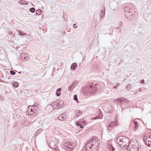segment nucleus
I'll return each instance as SVG.
<instances>
[{
  "instance_id": "393cba45",
  "label": "nucleus",
  "mask_w": 151,
  "mask_h": 151,
  "mask_svg": "<svg viewBox=\"0 0 151 151\" xmlns=\"http://www.w3.org/2000/svg\"><path fill=\"white\" fill-rule=\"evenodd\" d=\"M12 85L14 87H17L18 86V83L17 82H14L12 83Z\"/></svg>"
},
{
  "instance_id": "5701e85b",
  "label": "nucleus",
  "mask_w": 151,
  "mask_h": 151,
  "mask_svg": "<svg viewBox=\"0 0 151 151\" xmlns=\"http://www.w3.org/2000/svg\"><path fill=\"white\" fill-rule=\"evenodd\" d=\"M109 148L110 151H114L115 149L111 145L109 146Z\"/></svg>"
},
{
  "instance_id": "a19ab883",
  "label": "nucleus",
  "mask_w": 151,
  "mask_h": 151,
  "mask_svg": "<svg viewBox=\"0 0 151 151\" xmlns=\"http://www.w3.org/2000/svg\"><path fill=\"white\" fill-rule=\"evenodd\" d=\"M30 111L31 112H32V113H34V111H33V109H31L30 110Z\"/></svg>"
},
{
  "instance_id": "72a5a7b5",
  "label": "nucleus",
  "mask_w": 151,
  "mask_h": 151,
  "mask_svg": "<svg viewBox=\"0 0 151 151\" xmlns=\"http://www.w3.org/2000/svg\"><path fill=\"white\" fill-rule=\"evenodd\" d=\"M69 143V142H65V144H64V146L66 147H67V146H68V143Z\"/></svg>"
},
{
  "instance_id": "49530a36",
  "label": "nucleus",
  "mask_w": 151,
  "mask_h": 151,
  "mask_svg": "<svg viewBox=\"0 0 151 151\" xmlns=\"http://www.w3.org/2000/svg\"><path fill=\"white\" fill-rule=\"evenodd\" d=\"M135 127L137 128L138 127V124L135 125Z\"/></svg>"
},
{
  "instance_id": "6e6d98bb",
  "label": "nucleus",
  "mask_w": 151,
  "mask_h": 151,
  "mask_svg": "<svg viewBox=\"0 0 151 151\" xmlns=\"http://www.w3.org/2000/svg\"><path fill=\"white\" fill-rule=\"evenodd\" d=\"M77 26H76L75 27V28H76L77 27Z\"/></svg>"
},
{
  "instance_id": "473e14b6",
  "label": "nucleus",
  "mask_w": 151,
  "mask_h": 151,
  "mask_svg": "<svg viewBox=\"0 0 151 151\" xmlns=\"http://www.w3.org/2000/svg\"><path fill=\"white\" fill-rule=\"evenodd\" d=\"M10 73L12 75H14L16 73L13 70H11L10 71Z\"/></svg>"
},
{
  "instance_id": "603ef678",
  "label": "nucleus",
  "mask_w": 151,
  "mask_h": 151,
  "mask_svg": "<svg viewBox=\"0 0 151 151\" xmlns=\"http://www.w3.org/2000/svg\"><path fill=\"white\" fill-rule=\"evenodd\" d=\"M75 25H76V24H74L73 25V27H75Z\"/></svg>"
},
{
  "instance_id": "6e6552de",
  "label": "nucleus",
  "mask_w": 151,
  "mask_h": 151,
  "mask_svg": "<svg viewBox=\"0 0 151 151\" xmlns=\"http://www.w3.org/2000/svg\"><path fill=\"white\" fill-rule=\"evenodd\" d=\"M145 144L148 146L151 147V139L149 138H145L143 139Z\"/></svg>"
},
{
  "instance_id": "13d9d810",
  "label": "nucleus",
  "mask_w": 151,
  "mask_h": 151,
  "mask_svg": "<svg viewBox=\"0 0 151 151\" xmlns=\"http://www.w3.org/2000/svg\"><path fill=\"white\" fill-rule=\"evenodd\" d=\"M150 151H151V150H150Z\"/></svg>"
},
{
  "instance_id": "864d4df0",
  "label": "nucleus",
  "mask_w": 151,
  "mask_h": 151,
  "mask_svg": "<svg viewBox=\"0 0 151 151\" xmlns=\"http://www.w3.org/2000/svg\"><path fill=\"white\" fill-rule=\"evenodd\" d=\"M149 138H150L151 139V135H150L149 137Z\"/></svg>"
},
{
  "instance_id": "e433bc0d",
  "label": "nucleus",
  "mask_w": 151,
  "mask_h": 151,
  "mask_svg": "<svg viewBox=\"0 0 151 151\" xmlns=\"http://www.w3.org/2000/svg\"><path fill=\"white\" fill-rule=\"evenodd\" d=\"M61 88H58V89H57V92H60L61 91Z\"/></svg>"
},
{
  "instance_id": "c03bdc74",
  "label": "nucleus",
  "mask_w": 151,
  "mask_h": 151,
  "mask_svg": "<svg viewBox=\"0 0 151 151\" xmlns=\"http://www.w3.org/2000/svg\"><path fill=\"white\" fill-rule=\"evenodd\" d=\"M34 105H36V106L37 107V106H38V104H37V103H36V102H35V104Z\"/></svg>"
},
{
  "instance_id": "cd10ccee",
  "label": "nucleus",
  "mask_w": 151,
  "mask_h": 151,
  "mask_svg": "<svg viewBox=\"0 0 151 151\" xmlns=\"http://www.w3.org/2000/svg\"><path fill=\"white\" fill-rule=\"evenodd\" d=\"M29 10L32 13H34L35 11V9L33 7H32Z\"/></svg>"
},
{
  "instance_id": "79ce46f5",
  "label": "nucleus",
  "mask_w": 151,
  "mask_h": 151,
  "mask_svg": "<svg viewBox=\"0 0 151 151\" xmlns=\"http://www.w3.org/2000/svg\"><path fill=\"white\" fill-rule=\"evenodd\" d=\"M120 85V84L119 83H117L116 84V86L117 87L119 86Z\"/></svg>"
},
{
  "instance_id": "aec40b11",
  "label": "nucleus",
  "mask_w": 151,
  "mask_h": 151,
  "mask_svg": "<svg viewBox=\"0 0 151 151\" xmlns=\"http://www.w3.org/2000/svg\"><path fill=\"white\" fill-rule=\"evenodd\" d=\"M76 116H78L80 115L81 114V112L77 110L75 111Z\"/></svg>"
},
{
  "instance_id": "1a4fd4ad",
  "label": "nucleus",
  "mask_w": 151,
  "mask_h": 151,
  "mask_svg": "<svg viewBox=\"0 0 151 151\" xmlns=\"http://www.w3.org/2000/svg\"><path fill=\"white\" fill-rule=\"evenodd\" d=\"M66 113H63L60 114L58 116V118L61 121H63L66 119Z\"/></svg>"
},
{
  "instance_id": "c85d7f7f",
  "label": "nucleus",
  "mask_w": 151,
  "mask_h": 151,
  "mask_svg": "<svg viewBox=\"0 0 151 151\" xmlns=\"http://www.w3.org/2000/svg\"><path fill=\"white\" fill-rule=\"evenodd\" d=\"M29 107H30L31 108L32 107H32H33V109H35V107H37V106H36V105H32V106H29L28 107V108H29Z\"/></svg>"
},
{
  "instance_id": "6ab92c4d",
  "label": "nucleus",
  "mask_w": 151,
  "mask_h": 151,
  "mask_svg": "<svg viewBox=\"0 0 151 151\" xmlns=\"http://www.w3.org/2000/svg\"><path fill=\"white\" fill-rule=\"evenodd\" d=\"M109 124L112 127H114V126L116 125L117 124V122H112Z\"/></svg>"
},
{
  "instance_id": "7ed1b4c3",
  "label": "nucleus",
  "mask_w": 151,
  "mask_h": 151,
  "mask_svg": "<svg viewBox=\"0 0 151 151\" xmlns=\"http://www.w3.org/2000/svg\"><path fill=\"white\" fill-rule=\"evenodd\" d=\"M138 144L134 142H130L127 146V150L129 151H138L139 149Z\"/></svg>"
},
{
  "instance_id": "5fc2aeb1",
  "label": "nucleus",
  "mask_w": 151,
  "mask_h": 151,
  "mask_svg": "<svg viewBox=\"0 0 151 151\" xmlns=\"http://www.w3.org/2000/svg\"><path fill=\"white\" fill-rule=\"evenodd\" d=\"M32 114V113H31L30 114H29V115H31Z\"/></svg>"
},
{
  "instance_id": "f03ea898",
  "label": "nucleus",
  "mask_w": 151,
  "mask_h": 151,
  "mask_svg": "<svg viewBox=\"0 0 151 151\" xmlns=\"http://www.w3.org/2000/svg\"><path fill=\"white\" fill-rule=\"evenodd\" d=\"M116 142L119 145H125L128 142H129V139L125 136H119L116 139Z\"/></svg>"
},
{
  "instance_id": "2eb2a0df",
  "label": "nucleus",
  "mask_w": 151,
  "mask_h": 151,
  "mask_svg": "<svg viewBox=\"0 0 151 151\" xmlns=\"http://www.w3.org/2000/svg\"><path fill=\"white\" fill-rule=\"evenodd\" d=\"M77 65L76 63H73L71 66V68L73 70L75 69L76 67H77Z\"/></svg>"
},
{
  "instance_id": "2f4dec72",
  "label": "nucleus",
  "mask_w": 151,
  "mask_h": 151,
  "mask_svg": "<svg viewBox=\"0 0 151 151\" xmlns=\"http://www.w3.org/2000/svg\"><path fill=\"white\" fill-rule=\"evenodd\" d=\"M74 100L75 101H77L78 100L77 96L76 95H75L74 96Z\"/></svg>"
},
{
  "instance_id": "58836bf2",
  "label": "nucleus",
  "mask_w": 151,
  "mask_h": 151,
  "mask_svg": "<svg viewBox=\"0 0 151 151\" xmlns=\"http://www.w3.org/2000/svg\"><path fill=\"white\" fill-rule=\"evenodd\" d=\"M145 80L144 79H142L140 81V82L141 83H144Z\"/></svg>"
},
{
  "instance_id": "3c124183",
  "label": "nucleus",
  "mask_w": 151,
  "mask_h": 151,
  "mask_svg": "<svg viewBox=\"0 0 151 151\" xmlns=\"http://www.w3.org/2000/svg\"><path fill=\"white\" fill-rule=\"evenodd\" d=\"M98 84L97 83H96L95 84V85L96 86H97L98 85Z\"/></svg>"
},
{
  "instance_id": "4be33fe9",
  "label": "nucleus",
  "mask_w": 151,
  "mask_h": 151,
  "mask_svg": "<svg viewBox=\"0 0 151 151\" xmlns=\"http://www.w3.org/2000/svg\"><path fill=\"white\" fill-rule=\"evenodd\" d=\"M19 3L20 4H25L26 5L28 4L27 2L26 1H24L23 0H21L19 1Z\"/></svg>"
},
{
  "instance_id": "f3484780",
  "label": "nucleus",
  "mask_w": 151,
  "mask_h": 151,
  "mask_svg": "<svg viewBox=\"0 0 151 151\" xmlns=\"http://www.w3.org/2000/svg\"><path fill=\"white\" fill-rule=\"evenodd\" d=\"M102 115L101 114H99V115L96 117H94L93 118H92V119H101L102 118Z\"/></svg>"
},
{
  "instance_id": "4d7b16f0",
  "label": "nucleus",
  "mask_w": 151,
  "mask_h": 151,
  "mask_svg": "<svg viewBox=\"0 0 151 151\" xmlns=\"http://www.w3.org/2000/svg\"><path fill=\"white\" fill-rule=\"evenodd\" d=\"M18 73H21V72H19Z\"/></svg>"
},
{
  "instance_id": "4468645a",
  "label": "nucleus",
  "mask_w": 151,
  "mask_h": 151,
  "mask_svg": "<svg viewBox=\"0 0 151 151\" xmlns=\"http://www.w3.org/2000/svg\"><path fill=\"white\" fill-rule=\"evenodd\" d=\"M105 8L104 7V10H102V11L101 12V14H100V18H102L103 17H104V16H105Z\"/></svg>"
},
{
  "instance_id": "dca6fc26",
  "label": "nucleus",
  "mask_w": 151,
  "mask_h": 151,
  "mask_svg": "<svg viewBox=\"0 0 151 151\" xmlns=\"http://www.w3.org/2000/svg\"><path fill=\"white\" fill-rule=\"evenodd\" d=\"M42 131V129H38L35 133L34 134V136H35L36 137L37 135Z\"/></svg>"
},
{
  "instance_id": "c756f323",
  "label": "nucleus",
  "mask_w": 151,
  "mask_h": 151,
  "mask_svg": "<svg viewBox=\"0 0 151 151\" xmlns=\"http://www.w3.org/2000/svg\"><path fill=\"white\" fill-rule=\"evenodd\" d=\"M24 54L25 55H26V53H21L20 54V56L22 57V59H23V57H24Z\"/></svg>"
},
{
  "instance_id": "0eeeda50",
  "label": "nucleus",
  "mask_w": 151,
  "mask_h": 151,
  "mask_svg": "<svg viewBox=\"0 0 151 151\" xmlns=\"http://www.w3.org/2000/svg\"><path fill=\"white\" fill-rule=\"evenodd\" d=\"M58 143V140L56 139L53 140L52 141L50 142V147L52 149H55L57 150V144Z\"/></svg>"
},
{
  "instance_id": "412c9836",
  "label": "nucleus",
  "mask_w": 151,
  "mask_h": 151,
  "mask_svg": "<svg viewBox=\"0 0 151 151\" xmlns=\"http://www.w3.org/2000/svg\"><path fill=\"white\" fill-rule=\"evenodd\" d=\"M113 128V127H112L110 125V124H109L107 127V130H108V131H110Z\"/></svg>"
},
{
  "instance_id": "20e7f679",
  "label": "nucleus",
  "mask_w": 151,
  "mask_h": 151,
  "mask_svg": "<svg viewBox=\"0 0 151 151\" xmlns=\"http://www.w3.org/2000/svg\"><path fill=\"white\" fill-rule=\"evenodd\" d=\"M116 101L121 103V106L122 108L125 109L128 107V103H129V101L127 99L122 98L114 100L115 101Z\"/></svg>"
},
{
  "instance_id": "a211bd4d",
  "label": "nucleus",
  "mask_w": 151,
  "mask_h": 151,
  "mask_svg": "<svg viewBox=\"0 0 151 151\" xmlns=\"http://www.w3.org/2000/svg\"><path fill=\"white\" fill-rule=\"evenodd\" d=\"M74 86L72 85V84L69 86L68 87V90L70 91H73V89L74 88Z\"/></svg>"
},
{
  "instance_id": "a878e982",
  "label": "nucleus",
  "mask_w": 151,
  "mask_h": 151,
  "mask_svg": "<svg viewBox=\"0 0 151 151\" xmlns=\"http://www.w3.org/2000/svg\"><path fill=\"white\" fill-rule=\"evenodd\" d=\"M76 125L78 126H80L81 128H83V126L79 122H77Z\"/></svg>"
},
{
  "instance_id": "f704fd0d",
  "label": "nucleus",
  "mask_w": 151,
  "mask_h": 151,
  "mask_svg": "<svg viewBox=\"0 0 151 151\" xmlns=\"http://www.w3.org/2000/svg\"><path fill=\"white\" fill-rule=\"evenodd\" d=\"M23 59H24V60H27L28 59V57L27 56H24L23 57Z\"/></svg>"
},
{
  "instance_id": "b1692460",
  "label": "nucleus",
  "mask_w": 151,
  "mask_h": 151,
  "mask_svg": "<svg viewBox=\"0 0 151 151\" xmlns=\"http://www.w3.org/2000/svg\"><path fill=\"white\" fill-rule=\"evenodd\" d=\"M78 83L79 82L78 81H76L73 83L71 84L72 86H74L75 87Z\"/></svg>"
},
{
  "instance_id": "9d476101",
  "label": "nucleus",
  "mask_w": 151,
  "mask_h": 151,
  "mask_svg": "<svg viewBox=\"0 0 151 151\" xmlns=\"http://www.w3.org/2000/svg\"><path fill=\"white\" fill-rule=\"evenodd\" d=\"M19 35L21 36L26 35V34L25 33L19 30H17L15 32H14V33L13 34V35L14 37L15 36V35Z\"/></svg>"
},
{
  "instance_id": "37998d69",
  "label": "nucleus",
  "mask_w": 151,
  "mask_h": 151,
  "mask_svg": "<svg viewBox=\"0 0 151 151\" xmlns=\"http://www.w3.org/2000/svg\"><path fill=\"white\" fill-rule=\"evenodd\" d=\"M8 33L9 34H12V31H9Z\"/></svg>"
},
{
  "instance_id": "ea45409f",
  "label": "nucleus",
  "mask_w": 151,
  "mask_h": 151,
  "mask_svg": "<svg viewBox=\"0 0 151 151\" xmlns=\"http://www.w3.org/2000/svg\"><path fill=\"white\" fill-rule=\"evenodd\" d=\"M56 94L57 96H59L60 95V93H58L57 91L56 93Z\"/></svg>"
},
{
  "instance_id": "bb28decb",
  "label": "nucleus",
  "mask_w": 151,
  "mask_h": 151,
  "mask_svg": "<svg viewBox=\"0 0 151 151\" xmlns=\"http://www.w3.org/2000/svg\"><path fill=\"white\" fill-rule=\"evenodd\" d=\"M41 12L42 11L41 10L38 9L37 10L36 12L37 14L39 15L41 14Z\"/></svg>"
},
{
  "instance_id": "8fccbe9b",
  "label": "nucleus",
  "mask_w": 151,
  "mask_h": 151,
  "mask_svg": "<svg viewBox=\"0 0 151 151\" xmlns=\"http://www.w3.org/2000/svg\"><path fill=\"white\" fill-rule=\"evenodd\" d=\"M119 25L121 26L122 25V22H121L119 24Z\"/></svg>"
},
{
  "instance_id": "39448f33",
  "label": "nucleus",
  "mask_w": 151,
  "mask_h": 151,
  "mask_svg": "<svg viewBox=\"0 0 151 151\" xmlns=\"http://www.w3.org/2000/svg\"><path fill=\"white\" fill-rule=\"evenodd\" d=\"M94 84L92 83L91 84L89 85V92L91 93H95L98 90L97 87H94Z\"/></svg>"
},
{
  "instance_id": "c9c22d12",
  "label": "nucleus",
  "mask_w": 151,
  "mask_h": 151,
  "mask_svg": "<svg viewBox=\"0 0 151 151\" xmlns=\"http://www.w3.org/2000/svg\"><path fill=\"white\" fill-rule=\"evenodd\" d=\"M3 99L4 98L3 96L1 95H0V100H3Z\"/></svg>"
},
{
  "instance_id": "de8ad7c7",
  "label": "nucleus",
  "mask_w": 151,
  "mask_h": 151,
  "mask_svg": "<svg viewBox=\"0 0 151 151\" xmlns=\"http://www.w3.org/2000/svg\"><path fill=\"white\" fill-rule=\"evenodd\" d=\"M27 55H28V54L27 53H26V55H25L24 54V56H28Z\"/></svg>"
},
{
  "instance_id": "ddd939ff",
  "label": "nucleus",
  "mask_w": 151,
  "mask_h": 151,
  "mask_svg": "<svg viewBox=\"0 0 151 151\" xmlns=\"http://www.w3.org/2000/svg\"><path fill=\"white\" fill-rule=\"evenodd\" d=\"M65 149V148L66 150H69V149H72L73 148L72 147V144L69 142V143H68V146H67V147H64Z\"/></svg>"
},
{
  "instance_id": "7c9ffc66",
  "label": "nucleus",
  "mask_w": 151,
  "mask_h": 151,
  "mask_svg": "<svg viewBox=\"0 0 151 151\" xmlns=\"http://www.w3.org/2000/svg\"><path fill=\"white\" fill-rule=\"evenodd\" d=\"M131 87V86L129 84L127 86L126 88L128 90H129L130 89Z\"/></svg>"
},
{
  "instance_id": "09e8293b",
  "label": "nucleus",
  "mask_w": 151,
  "mask_h": 151,
  "mask_svg": "<svg viewBox=\"0 0 151 151\" xmlns=\"http://www.w3.org/2000/svg\"><path fill=\"white\" fill-rule=\"evenodd\" d=\"M117 88V86H115L114 87V89H116V88Z\"/></svg>"
},
{
  "instance_id": "f257e3e1",
  "label": "nucleus",
  "mask_w": 151,
  "mask_h": 151,
  "mask_svg": "<svg viewBox=\"0 0 151 151\" xmlns=\"http://www.w3.org/2000/svg\"><path fill=\"white\" fill-rule=\"evenodd\" d=\"M99 142L98 138L93 137L86 144V151H96L99 145Z\"/></svg>"
},
{
  "instance_id": "423d86ee",
  "label": "nucleus",
  "mask_w": 151,
  "mask_h": 151,
  "mask_svg": "<svg viewBox=\"0 0 151 151\" xmlns=\"http://www.w3.org/2000/svg\"><path fill=\"white\" fill-rule=\"evenodd\" d=\"M143 29V27H139L137 28L134 29L133 31V33L136 35L140 36L142 34V32L141 31Z\"/></svg>"
},
{
  "instance_id": "a18cd8bd",
  "label": "nucleus",
  "mask_w": 151,
  "mask_h": 151,
  "mask_svg": "<svg viewBox=\"0 0 151 151\" xmlns=\"http://www.w3.org/2000/svg\"><path fill=\"white\" fill-rule=\"evenodd\" d=\"M137 130V128H135H135L134 129V131H136Z\"/></svg>"
},
{
  "instance_id": "4c0bfd02",
  "label": "nucleus",
  "mask_w": 151,
  "mask_h": 151,
  "mask_svg": "<svg viewBox=\"0 0 151 151\" xmlns=\"http://www.w3.org/2000/svg\"><path fill=\"white\" fill-rule=\"evenodd\" d=\"M134 124L135 125L138 124V122L136 121H134Z\"/></svg>"
},
{
  "instance_id": "9b49d317",
  "label": "nucleus",
  "mask_w": 151,
  "mask_h": 151,
  "mask_svg": "<svg viewBox=\"0 0 151 151\" xmlns=\"http://www.w3.org/2000/svg\"><path fill=\"white\" fill-rule=\"evenodd\" d=\"M58 103L57 104V108H60L62 107L63 106V102L62 101H61L60 100H57Z\"/></svg>"
},
{
  "instance_id": "f8f14e48",
  "label": "nucleus",
  "mask_w": 151,
  "mask_h": 151,
  "mask_svg": "<svg viewBox=\"0 0 151 151\" xmlns=\"http://www.w3.org/2000/svg\"><path fill=\"white\" fill-rule=\"evenodd\" d=\"M58 102H57V101L55 102H54L51 103V106L53 108H57V104Z\"/></svg>"
}]
</instances>
